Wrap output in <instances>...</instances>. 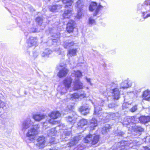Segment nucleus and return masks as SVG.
<instances>
[{
  "label": "nucleus",
  "mask_w": 150,
  "mask_h": 150,
  "mask_svg": "<svg viewBox=\"0 0 150 150\" xmlns=\"http://www.w3.org/2000/svg\"><path fill=\"white\" fill-rule=\"evenodd\" d=\"M38 125H34L33 123L30 119L24 121L22 123L21 129L23 131H25L28 129L26 136L31 141L33 140L39 132Z\"/></svg>",
  "instance_id": "1"
},
{
  "label": "nucleus",
  "mask_w": 150,
  "mask_h": 150,
  "mask_svg": "<svg viewBox=\"0 0 150 150\" xmlns=\"http://www.w3.org/2000/svg\"><path fill=\"white\" fill-rule=\"evenodd\" d=\"M99 136L98 135L89 134L87 135L83 140L86 143H90L92 145L96 144L99 140Z\"/></svg>",
  "instance_id": "2"
},
{
  "label": "nucleus",
  "mask_w": 150,
  "mask_h": 150,
  "mask_svg": "<svg viewBox=\"0 0 150 150\" xmlns=\"http://www.w3.org/2000/svg\"><path fill=\"white\" fill-rule=\"evenodd\" d=\"M144 5L139 4L138 6V9L142 10L143 16L150 10V6H148V5H150V0L145 1L144 2Z\"/></svg>",
  "instance_id": "3"
},
{
  "label": "nucleus",
  "mask_w": 150,
  "mask_h": 150,
  "mask_svg": "<svg viewBox=\"0 0 150 150\" xmlns=\"http://www.w3.org/2000/svg\"><path fill=\"white\" fill-rule=\"evenodd\" d=\"M127 142L122 141L115 144L114 146L116 147V150H126L128 149Z\"/></svg>",
  "instance_id": "4"
},
{
  "label": "nucleus",
  "mask_w": 150,
  "mask_h": 150,
  "mask_svg": "<svg viewBox=\"0 0 150 150\" xmlns=\"http://www.w3.org/2000/svg\"><path fill=\"white\" fill-rule=\"evenodd\" d=\"M36 146L39 149L44 148L46 146L45 138L43 137H40L37 139Z\"/></svg>",
  "instance_id": "5"
},
{
  "label": "nucleus",
  "mask_w": 150,
  "mask_h": 150,
  "mask_svg": "<svg viewBox=\"0 0 150 150\" xmlns=\"http://www.w3.org/2000/svg\"><path fill=\"white\" fill-rule=\"evenodd\" d=\"M60 67H62L60 70L57 74V76L60 78L65 77L67 75L69 72V70L65 67H64V65L60 64Z\"/></svg>",
  "instance_id": "6"
},
{
  "label": "nucleus",
  "mask_w": 150,
  "mask_h": 150,
  "mask_svg": "<svg viewBox=\"0 0 150 150\" xmlns=\"http://www.w3.org/2000/svg\"><path fill=\"white\" fill-rule=\"evenodd\" d=\"M103 8V6L101 5H99L98 7H97V4L96 3L94 2H92L90 4L89 9L90 11H91L96 9V13H95L94 14V16H96L97 13L98 11V9Z\"/></svg>",
  "instance_id": "7"
},
{
  "label": "nucleus",
  "mask_w": 150,
  "mask_h": 150,
  "mask_svg": "<svg viewBox=\"0 0 150 150\" xmlns=\"http://www.w3.org/2000/svg\"><path fill=\"white\" fill-rule=\"evenodd\" d=\"M74 83V84L73 88L74 90H78L83 88V83L78 79H76Z\"/></svg>",
  "instance_id": "8"
},
{
  "label": "nucleus",
  "mask_w": 150,
  "mask_h": 150,
  "mask_svg": "<svg viewBox=\"0 0 150 150\" xmlns=\"http://www.w3.org/2000/svg\"><path fill=\"white\" fill-rule=\"evenodd\" d=\"M75 25V22L74 21L70 20L67 25L66 30L69 33L72 32L74 28V26Z\"/></svg>",
  "instance_id": "9"
},
{
  "label": "nucleus",
  "mask_w": 150,
  "mask_h": 150,
  "mask_svg": "<svg viewBox=\"0 0 150 150\" xmlns=\"http://www.w3.org/2000/svg\"><path fill=\"white\" fill-rule=\"evenodd\" d=\"M37 42V40L36 37H30L28 40V46L30 47L35 46Z\"/></svg>",
  "instance_id": "10"
},
{
  "label": "nucleus",
  "mask_w": 150,
  "mask_h": 150,
  "mask_svg": "<svg viewBox=\"0 0 150 150\" xmlns=\"http://www.w3.org/2000/svg\"><path fill=\"white\" fill-rule=\"evenodd\" d=\"M72 82V79L70 77L67 78L64 81L63 83L66 88L67 89L71 86V84Z\"/></svg>",
  "instance_id": "11"
},
{
  "label": "nucleus",
  "mask_w": 150,
  "mask_h": 150,
  "mask_svg": "<svg viewBox=\"0 0 150 150\" xmlns=\"http://www.w3.org/2000/svg\"><path fill=\"white\" fill-rule=\"evenodd\" d=\"M132 86V83L130 81L125 80L123 81L121 84V88H125L130 87Z\"/></svg>",
  "instance_id": "12"
},
{
  "label": "nucleus",
  "mask_w": 150,
  "mask_h": 150,
  "mask_svg": "<svg viewBox=\"0 0 150 150\" xmlns=\"http://www.w3.org/2000/svg\"><path fill=\"white\" fill-rule=\"evenodd\" d=\"M98 125L97 121L95 118H93L90 122V130H94L95 127H96Z\"/></svg>",
  "instance_id": "13"
},
{
  "label": "nucleus",
  "mask_w": 150,
  "mask_h": 150,
  "mask_svg": "<svg viewBox=\"0 0 150 150\" xmlns=\"http://www.w3.org/2000/svg\"><path fill=\"white\" fill-rule=\"evenodd\" d=\"M77 52V50L76 49H70L69 50L67 55L69 57L76 55Z\"/></svg>",
  "instance_id": "14"
},
{
  "label": "nucleus",
  "mask_w": 150,
  "mask_h": 150,
  "mask_svg": "<svg viewBox=\"0 0 150 150\" xmlns=\"http://www.w3.org/2000/svg\"><path fill=\"white\" fill-rule=\"evenodd\" d=\"M80 111L82 114L86 115L89 113V109L88 107L83 106L80 108Z\"/></svg>",
  "instance_id": "15"
},
{
  "label": "nucleus",
  "mask_w": 150,
  "mask_h": 150,
  "mask_svg": "<svg viewBox=\"0 0 150 150\" xmlns=\"http://www.w3.org/2000/svg\"><path fill=\"white\" fill-rule=\"evenodd\" d=\"M143 98L146 100H150V90H147L144 92Z\"/></svg>",
  "instance_id": "16"
},
{
  "label": "nucleus",
  "mask_w": 150,
  "mask_h": 150,
  "mask_svg": "<svg viewBox=\"0 0 150 150\" xmlns=\"http://www.w3.org/2000/svg\"><path fill=\"white\" fill-rule=\"evenodd\" d=\"M80 140L79 136L76 137L74 138L72 140L67 144L68 147H71V146L77 143Z\"/></svg>",
  "instance_id": "17"
},
{
  "label": "nucleus",
  "mask_w": 150,
  "mask_h": 150,
  "mask_svg": "<svg viewBox=\"0 0 150 150\" xmlns=\"http://www.w3.org/2000/svg\"><path fill=\"white\" fill-rule=\"evenodd\" d=\"M72 14V10L71 9L67 10L64 11L63 14V16L64 18H70Z\"/></svg>",
  "instance_id": "18"
},
{
  "label": "nucleus",
  "mask_w": 150,
  "mask_h": 150,
  "mask_svg": "<svg viewBox=\"0 0 150 150\" xmlns=\"http://www.w3.org/2000/svg\"><path fill=\"white\" fill-rule=\"evenodd\" d=\"M45 117V115L42 114H38L33 115V118L36 121H40Z\"/></svg>",
  "instance_id": "19"
},
{
  "label": "nucleus",
  "mask_w": 150,
  "mask_h": 150,
  "mask_svg": "<svg viewBox=\"0 0 150 150\" xmlns=\"http://www.w3.org/2000/svg\"><path fill=\"white\" fill-rule=\"evenodd\" d=\"M60 114L59 112L54 111L51 113L49 116L52 119H55L59 117Z\"/></svg>",
  "instance_id": "20"
},
{
  "label": "nucleus",
  "mask_w": 150,
  "mask_h": 150,
  "mask_svg": "<svg viewBox=\"0 0 150 150\" xmlns=\"http://www.w3.org/2000/svg\"><path fill=\"white\" fill-rule=\"evenodd\" d=\"M140 122L142 123H146L150 121V118L149 116H142L139 118Z\"/></svg>",
  "instance_id": "21"
},
{
  "label": "nucleus",
  "mask_w": 150,
  "mask_h": 150,
  "mask_svg": "<svg viewBox=\"0 0 150 150\" xmlns=\"http://www.w3.org/2000/svg\"><path fill=\"white\" fill-rule=\"evenodd\" d=\"M112 93H113V96L114 97V98L115 99H118L120 97L119 92L117 88H115L114 89H112Z\"/></svg>",
  "instance_id": "22"
},
{
  "label": "nucleus",
  "mask_w": 150,
  "mask_h": 150,
  "mask_svg": "<svg viewBox=\"0 0 150 150\" xmlns=\"http://www.w3.org/2000/svg\"><path fill=\"white\" fill-rule=\"evenodd\" d=\"M87 124V121L86 120L84 119H81L79 121L78 124V125L79 127H82Z\"/></svg>",
  "instance_id": "23"
},
{
  "label": "nucleus",
  "mask_w": 150,
  "mask_h": 150,
  "mask_svg": "<svg viewBox=\"0 0 150 150\" xmlns=\"http://www.w3.org/2000/svg\"><path fill=\"white\" fill-rule=\"evenodd\" d=\"M75 7L77 11L81 10L83 7V4L80 0H78L76 3Z\"/></svg>",
  "instance_id": "24"
},
{
  "label": "nucleus",
  "mask_w": 150,
  "mask_h": 150,
  "mask_svg": "<svg viewBox=\"0 0 150 150\" xmlns=\"http://www.w3.org/2000/svg\"><path fill=\"white\" fill-rule=\"evenodd\" d=\"M63 3L65 4V8H68L69 6H70L71 5L72 3V1L71 0H63L62 1Z\"/></svg>",
  "instance_id": "25"
},
{
  "label": "nucleus",
  "mask_w": 150,
  "mask_h": 150,
  "mask_svg": "<svg viewBox=\"0 0 150 150\" xmlns=\"http://www.w3.org/2000/svg\"><path fill=\"white\" fill-rule=\"evenodd\" d=\"M109 126L108 125H105V126L102 128L101 132L103 134H105L109 131Z\"/></svg>",
  "instance_id": "26"
},
{
  "label": "nucleus",
  "mask_w": 150,
  "mask_h": 150,
  "mask_svg": "<svg viewBox=\"0 0 150 150\" xmlns=\"http://www.w3.org/2000/svg\"><path fill=\"white\" fill-rule=\"evenodd\" d=\"M61 8V6L57 5L53 6L50 8L51 11L52 12H55L57 11V9H60Z\"/></svg>",
  "instance_id": "27"
},
{
  "label": "nucleus",
  "mask_w": 150,
  "mask_h": 150,
  "mask_svg": "<svg viewBox=\"0 0 150 150\" xmlns=\"http://www.w3.org/2000/svg\"><path fill=\"white\" fill-rule=\"evenodd\" d=\"M67 120L68 121L71 123V124H73L76 122V119L74 117H68L67 118Z\"/></svg>",
  "instance_id": "28"
},
{
  "label": "nucleus",
  "mask_w": 150,
  "mask_h": 150,
  "mask_svg": "<svg viewBox=\"0 0 150 150\" xmlns=\"http://www.w3.org/2000/svg\"><path fill=\"white\" fill-rule=\"evenodd\" d=\"M57 131L55 128H53L48 131V134L49 136H54L56 133Z\"/></svg>",
  "instance_id": "29"
},
{
  "label": "nucleus",
  "mask_w": 150,
  "mask_h": 150,
  "mask_svg": "<svg viewBox=\"0 0 150 150\" xmlns=\"http://www.w3.org/2000/svg\"><path fill=\"white\" fill-rule=\"evenodd\" d=\"M74 45V43L73 42H65L63 44L64 48H69L71 46H73Z\"/></svg>",
  "instance_id": "30"
},
{
  "label": "nucleus",
  "mask_w": 150,
  "mask_h": 150,
  "mask_svg": "<svg viewBox=\"0 0 150 150\" xmlns=\"http://www.w3.org/2000/svg\"><path fill=\"white\" fill-rule=\"evenodd\" d=\"M72 74L73 75H75V76L77 78L80 77L82 76L81 73L78 70L76 71H74L72 72Z\"/></svg>",
  "instance_id": "31"
},
{
  "label": "nucleus",
  "mask_w": 150,
  "mask_h": 150,
  "mask_svg": "<svg viewBox=\"0 0 150 150\" xmlns=\"http://www.w3.org/2000/svg\"><path fill=\"white\" fill-rule=\"evenodd\" d=\"M70 98L71 99L73 100L79 98V95L77 93H74L70 95Z\"/></svg>",
  "instance_id": "32"
},
{
  "label": "nucleus",
  "mask_w": 150,
  "mask_h": 150,
  "mask_svg": "<svg viewBox=\"0 0 150 150\" xmlns=\"http://www.w3.org/2000/svg\"><path fill=\"white\" fill-rule=\"evenodd\" d=\"M102 110V108H100L99 106L95 107V111L94 114H99L100 113H99V112L100 111Z\"/></svg>",
  "instance_id": "33"
},
{
  "label": "nucleus",
  "mask_w": 150,
  "mask_h": 150,
  "mask_svg": "<svg viewBox=\"0 0 150 150\" xmlns=\"http://www.w3.org/2000/svg\"><path fill=\"white\" fill-rule=\"evenodd\" d=\"M52 52V51L51 50H49L48 49L45 50L44 52L43 53L42 55L43 56H46L50 54Z\"/></svg>",
  "instance_id": "34"
},
{
  "label": "nucleus",
  "mask_w": 150,
  "mask_h": 150,
  "mask_svg": "<svg viewBox=\"0 0 150 150\" xmlns=\"http://www.w3.org/2000/svg\"><path fill=\"white\" fill-rule=\"evenodd\" d=\"M131 118L132 119V120H131V118H129L127 119V123H126V122H124V124L126 125H128L130 123V122H132V123L134 122L133 119H134V117H131Z\"/></svg>",
  "instance_id": "35"
},
{
  "label": "nucleus",
  "mask_w": 150,
  "mask_h": 150,
  "mask_svg": "<svg viewBox=\"0 0 150 150\" xmlns=\"http://www.w3.org/2000/svg\"><path fill=\"white\" fill-rule=\"evenodd\" d=\"M81 10H79L78 11V13L76 16V18L78 19H80L82 15V12H81Z\"/></svg>",
  "instance_id": "36"
},
{
  "label": "nucleus",
  "mask_w": 150,
  "mask_h": 150,
  "mask_svg": "<svg viewBox=\"0 0 150 150\" xmlns=\"http://www.w3.org/2000/svg\"><path fill=\"white\" fill-rule=\"evenodd\" d=\"M95 21L94 20L91 18H90L89 19V23L90 24L92 25L95 24Z\"/></svg>",
  "instance_id": "37"
},
{
  "label": "nucleus",
  "mask_w": 150,
  "mask_h": 150,
  "mask_svg": "<svg viewBox=\"0 0 150 150\" xmlns=\"http://www.w3.org/2000/svg\"><path fill=\"white\" fill-rule=\"evenodd\" d=\"M36 21L38 22V24L40 25L42 23V19L40 17H37L36 18Z\"/></svg>",
  "instance_id": "38"
},
{
  "label": "nucleus",
  "mask_w": 150,
  "mask_h": 150,
  "mask_svg": "<svg viewBox=\"0 0 150 150\" xmlns=\"http://www.w3.org/2000/svg\"><path fill=\"white\" fill-rule=\"evenodd\" d=\"M137 107L136 106H134L130 110L131 112H133L137 110Z\"/></svg>",
  "instance_id": "39"
},
{
  "label": "nucleus",
  "mask_w": 150,
  "mask_h": 150,
  "mask_svg": "<svg viewBox=\"0 0 150 150\" xmlns=\"http://www.w3.org/2000/svg\"><path fill=\"white\" fill-rule=\"evenodd\" d=\"M136 131H139V132H142L143 131V129L141 127H136Z\"/></svg>",
  "instance_id": "40"
},
{
  "label": "nucleus",
  "mask_w": 150,
  "mask_h": 150,
  "mask_svg": "<svg viewBox=\"0 0 150 150\" xmlns=\"http://www.w3.org/2000/svg\"><path fill=\"white\" fill-rule=\"evenodd\" d=\"M54 119H50L49 121L48 122L49 123H50L53 124H56L57 123V122L55 121L54 120Z\"/></svg>",
  "instance_id": "41"
},
{
  "label": "nucleus",
  "mask_w": 150,
  "mask_h": 150,
  "mask_svg": "<svg viewBox=\"0 0 150 150\" xmlns=\"http://www.w3.org/2000/svg\"><path fill=\"white\" fill-rule=\"evenodd\" d=\"M86 97V94L83 93H82L80 95H79V98H83Z\"/></svg>",
  "instance_id": "42"
},
{
  "label": "nucleus",
  "mask_w": 150,
  "mask_h": 150,
  "mask_svg": "<svg viewBox=\"0 0 150 150\" xmlns=\"http://www.w3.org/2000/svg\"><path fill=\"white\" fill-rule=\"evenodd\" d=\"M4 105V103L0 100V108H3Z\"/></svg>",
  "instance_id": "43"
},
{
  "label": "nucleus",
  "mask_w": 150,
  "mask_h": 150,
  "mask_svg": "<svg viewBox=\"0 0 150 150\" xmlns=\"http://www.w3.org/2000/svg\"><path fill=\"white\" fill-rule=\"evenodd\" d=\"M67 107L69 110L72 109L73 108V106L70 105H68Z\"/></svg>",
  "instance_id": "44"
},
{
  "label": "nucleus",
  "mask_w": 150,
  "mask_h": 150,
  "mask_svg": "<svg viewBox=\"0 0 150 150\" xmlns=\"http://www.w3.org/2000/svg\"><path fill=\"white\" fill-rule=\"evenodd\" d=\"M71 133V132L68 131V132H65V135L67 136H68L70 135Z\"/></svg>",
  "instance_id": "45"
},
{
  "label": "nucleus",
  "mask_w": 150,
  "mask_h": 150,
  "mask_svg": "<svg viewBox=\"0 0 150 150\" xmlns=\"http://www.w3.org/2000/svg\"><path fill=\"white\" fill-rule=\"evenodd\" d=\"M50 143L51 144H54V137H53L52 138V140H50Z\"/></svg>",
  "instance_id": "46"
},
{
  "label": "nucleus",
  "mask_w": 150,
  "mask_h": 150,
  "mask_svg": "<svg viewBox=\"0 0 150 150\" xmlns=\"http://www.w3.org/2000/svg\"><path fill=\"white\" fill-rule=\"evenodd\" d=\"M144 150H150V148L147 146L144 147Z\"/></svg>",
  "instance_id": "47"
},
{
  "label": "nucleus",
  "mask_w": 150,
  "mask_h": 150,
  "mask_svg": "<svg viewBox=\"0 0 150 150\" xmlns=\"http://www.w3.org/2000/svg\"><path fill=\"white\" fill-rule=\"evenodd\" d=\"M87 81L88 82H89L90 83L91 85V82H90V79H87Z\"/></svg>",
  "instance_id": "48"
},
{
  "label": "nucleus",
  "mask_w": 150,
  "mask_h": 150,
  "mask_svg": "<svg viewBox=\"0 0 150 150\" xmlns=\"http://www.w3.org/2000/svg\"><path fill=\"white\" fill-rule=\"evenodd\" d=\"M37 30H36V29H34L33 30H31V32H37Z\"/></svg>",
  "instance_id": "49"
},
{
  "label": "nucleus",
  "mask_w": 150,
  "mask_h": 150,
  "mask_svg": "<svg viewBox=\"0 0 150 150\" xmlns=\"http://www.w3.org/2000/svg\"><path fill=\"white\" fill-rule=\"evenodd\" d=\"M149 16H150V14H147L146 17H144L143 18H147V17H149Z\"/></svg>",
  "instance_id": "50"
},
{
  "label": "nucleus",
  "mask_w": 150,
  "mask_h": 150,
  "mask_svg": "<svg viewBox=\"0 0 150 150\" xmlns=\"http://www.w3.org/2000/svg\"><path fill=\"white\" fill-rule=\"evenodd\" d=\"M56 40H55V39H54L53 40V42H56Z\"/></svg>",
  "instance_id": "51"
},
{
  "label": "nucleus",
  "mask_w": 150,
  "mask_h": 150,
  "mask_svg": "<svg viewBox=\"0 0 150 150\" xmlns=\"http://www.w3.org/2000/svg\"><path fill=\"white\" fill-rule=\"evenodd\" d=\"M108 106L110 107V108H111L112 107L111 106V105H109Z\"/></svg>",
  "instance_id": "52"
},
{
  "label": "nucleus",
  "mask_w": 150,
  "mask_h": 150,
  "mask_svg": "<svg viewBox=\"0 0 150 150\" xmlns=\"http://www.w3.org/2000/svg\"><path fill=\"white\" fill-rule=\"evenodd\" d=\"M66 92H66H62L63 93H65Z\"/></svg>",
  "instance_id": "53"
}]
</instances>
